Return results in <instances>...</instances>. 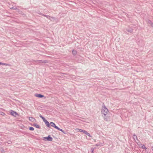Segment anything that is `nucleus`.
<instances>
[{"label":"nucleus","instance_id":"obj_16","mask_svg":"<svg viewBox=\"0 0 153 153\" xmlns=\"http://www.w3.org/2000/svg\"><path fill=\"white\" fill-rule=\"evenodd\" d=\"M133 137L134 139L135 140V139H137V137L136 135L135 134H133Z\"/></svg>","mask_w":153,"mask_h":153},{"label":"nucleus","instance_id":"obj_28","mask_svg":"<svg viewBox=\"0 0 153 153\" xmlns=\"http://www.w3.org/2000/svg\"><path fill=\"white\" fill-rule=\"evenodd\" d=\"M62 132L64 134H66L65 132L64 131V130L63 131V132Z\"/></svg>","mask_w":153,"mask_h":153},{"label":"nucleus","instance_id":"obj_21","mask_svg":"<svg viewBox=\"0 0 153 153\" xmlns=\"http://www.w3.org/2000/svg\"><path fill=\"white\" fill-rule=\"evenodd\" d=\"M79 131L81 132H83L84 130H83L82 129H79Z\"/></svg>","mask_w":153,"mask_h":153},{"label":"nucleus","instance_id":"obj_30","mask_svg":"<svg viewBox=\"0 0 153 153\" xmlns=\"http://www.w3.org/2000/svg\"><path fill=\"white\" fill-rule=\"evenodd\" d=\"M96 146H99V145H98L97 144H96Z\"/></svg>","mask_w":153,"mask_h":153},{"label":"nucleus","instance_id":"obj_10","mask_svg":"<svg viewBox=\"0 0 153 153\" xmlns=\"http://www.w3.org/2000/svg\"><path fill=\"white\" fill-rule=\"evenodd\" d=\"M33 126L36 127V128H40L39 126V125L37 124H33Z\"/></svg>","mask_w":153,"mask_h":153},{"label":"nucleus","instance_id":"obj_11","mask_svg":"<svg viewBox=\"0 0 153 153\" xmlns=\"http://www.w3.org/2000/svg\"><path fill=\"white\" fill-rule=\"evenodd\" d=\"M126 30L130 33H131L132 31V29L131 28H129L126 29Z\"/></svg>","mask_w":153,"mask_h":153},{"label":"nucleus","instance_id":"obj_6","mask_svg":"<svg viewBox=\"0 0 153 153\" xmlns=\"http://www.w3.org/2000/svg\"><path fill=\"white\" fill-rule=\"evenodd\" d=\"M45 123L46 126L48 127H50V123H49V122L46 120H45L44 121H43Z\"/></svg>","mask_w":153,"mask_h":153},{"label":"nucleus","instance_id":"obj_8","mask_svg":"<svg viewBox=\"0 0 153 153\" xmlns=\"http://www.w3.org/2000/svg\"><path fill=\"white\" fill-rule=\"evenodd\" d=\"M83 133L84 134L87 135L89 137H91V135L89 133H88L87 131L84 130Z\"/></svg>","mask_w":153,"mask_h":153},{"label":"nucleus","instance_id":"obj_24","mask_svg":"<svg viewBox=\"0 0 153 153\" xmlns=\"http://www.w3.org/2000/svg\"><path fill=\"white\" fill-rule=\"evenodd\" d=\"M5 114L2 112H1V114L2 115H4Z\"/></svg>","mask_w":153,"mask_h":153},{"label":"nucleus","instance_id":"obj_4","mask_svg":"<svg viewBox=\"0 0 153 153\" xmlns=\"http://www.w3.org/2000/svg\"><path fill=\"white\" fill-rule=\"evenodd\" d=\"M10 114L14 117H16V116L18 115V114L15 111H14L12 110H11L10 111Z\"/></svg>","mask_w":153,"mask_h":153},{"label":"nucleus","instance_id":"obj_12","mask_svg":"<svg viewBox=\"0 0 153 153\" xmlns=\"http://www.w3.org/2000/svg\"><path fill=\"white\" fill-rule=\"evenodd\" d=\"M50 126H51L54 127V126H55V124L53 122H51L50 123Z\"/></svg>","mask_w":153,"mask_h":153},{"label":"nucleus","instance_id":"obj_13","mask_svg":"<svg viewBox=\"0 0 153 153\" xmlns=\"http://www.w3.org/2000/svg\"><path fill=\"white\" fill-rule=\"evenodd\" d=\"M43 16H45V17H47L48 19H50V16L48 15H45V14H44L43 15Z\"/></svg>","mask_w":153,"mask_h":153},{"label":"nucleus","instance_id":"obj_7","mask_svg":"<svg viewBox=\"0 0 153 153\" xmlns=\"http://www.w3.org/2000/svg\"><path fill=\"white\" fill-rule=\"evenodd\" d=\"M29 120L32 122H35L36 121V119L32 117H30L29 118Z\"/></svg>","mask_w":153,"mask_h":153},{"label":"nucleus","instance_id":"obj_18","mask_svg":"<svg viewBox=\"0 0 153 153\" xmlns=\"http://www.w3.org/2000/svg\"><path fill=\"white\" fill-rule=\"evenodd\" d=\"M29 129L31 131H33L34 130V128L32 127H30Z\"/></svg>","mask_w":153,"mask_h":153},{"label":"nucleus","instance_id":"obj_25","mask_svg":"<svg viewBox=\"0 0 153 153\" xmlns=\"http://www.w3.org/2000/svg\"><path fill=\"white\" fill-rule=\"evenodd\" d=\"M59 130L61 131L62 132H63V131L62 129H60L59 128Z\"/></svg>","mask_w":153,"mask_h":153},{"label":"nucleus","instance_id":"obj_20","mask_svg":"<svg viewBox=\"0 0 153 153\" xmlns=\"http://www.w3.org/2000/svg\"><path fill=\"white\" fill-rule=\"evenodd\" d=\"M1 65H4L6 66H8L9 65L8 64L6 63H2V64H1Z\"/></svg>","mask_w":153,"mask_h":153},{"label":"nucleus","instance_id":"obj_22","mask_svg":"<svg viewBox=\"0 0 153 153\" xmlns=\"http://www.w3.org/2000/svg\"><path fill=\"white\" fill-rule=\"evenodd\" d=\"M10 9H13V10H16V9H17V8L16 7L14 8V7H13L10 8Z\"/></svg>","mask_w":153,"mask_h":153},{"label":"nucleus","instance_id":"obj_29","mask_svg":"<svg viewBox=\"0 0 153 153\" xmlns=\"http://www.w3.org/2000/svg\"><path fill=\"white\" fill-rule=\"evenodd\" d=\"M1 64H2V63L0 62V65H1Z\"/></svg>","mask_w":153,"mask_h":153},{"label":"nucleus","instance_id":"obj_23","mask_svg":"<svg viewBox=\"0 0 153 153\" xmlns=\"http://www.w3.org/2000/svg\"><path fill=\"white\" fill-rule=\"evenodd\" d=\"M8 144H10L11 143V141H9L8 142Z\"/></svg>","mask_w":153,"mask_h":153},{"label":"nucleus","instance_id":"obj_14","mask_svg":"<svg viewBox=\"0 0 153 153\" xmlns=\"http://www.w3.org/2000/svg\"><path fill=\"white\" fill-rule=\"evenodd\" d=\"M39 117L42 119L43 120V121H44L45 120H46L45 118L43 116H42L41 114H40L39 115Z\"/></svg>","mask_w":153,"mask_h":153},{"label":"nucleus","instance_id":"obj_19","mask_svg":"<svg viewBox=\"0 0 153 153\" xmlns=\"http://www.w3.org/2000/svg\"><path fill=\"white\" fill-rule=\"evenodd\" d=\"M54 128L58 129V130H59V128L58 126H56V125L55 126H54Z\"/></svg>","mask_w":153,"mask_h":153},{"label":"nucleus","instance_id":"obj_2","mask_svg":"<svg viewBox=\"0 0 153 153\" xmlns=\"http://www.w3.org/2000/svg\"><path fill=\"white\" fill-rule=\"evenodd\" d=\"M33 62L37 63V64H40L42 63H46L47 62V61L46 60H34Z\"/></svg>","mask_w":153,"mask_h":153},{"label":"nucleus","instance_id":"obj_26","mask_svg":"<svg viewBox=\"0 0 153 153\" xmlns=\"http://www.w3.org/2000/svg\"><path fill=\"white\" fill-rule=\"evenodd\" d=\"M39 14H40V15H42L43 16V14L41 13H39Z\"/></svg>","mask_w":153,"mask_h":153},{"label":"nucleus","instance_id":"obj_27","mask_svg":"<svg viewBox=\"0 0 153 153\" xmlns=\"http://www.w3.org/2000/svg\"><path fill=\"white\" fill-rule=\"evenodd\" d=\"M94 151V149H91V152H93Z\"/></svg>","mask_w":153,"mask_h":153},{"label":"nucleus","instance_id":"obj_17","mask_svg":"<svg viewBox=\"0 0 153 153\" xmlns=\"http://www.w3.org/2000/svg\"><path fill=\"white\" fill-rule=\"evenodd\" d=\"M142 148L143 149H147L145 147V146L144 145H143L142 146Z\"/></svg>","mask_w":153,"mask_h":153},{"label":"nucleus","instance_id":"obj_1","mask_svg":"<svg viewBox=\"0 0 153 153\" xmlns=\"http://www.w3.org/2000/svg\"><path fill=\"white\" fill-rule=\"evenodd\" d=\"M108 112V110L105 106L104 105H103L101 111L102 114L105 116L107 114Z\"/></svg>","mask_w":153,"mask_h":153},{"label":"nucleus","instance_id":"obj_15","mask_svg":"<svg viewBox=\"0 0 153 153\" xmlns=\"http://www.w3.org/2000/svg\"><path fill=\"white\" fill-rule=\"evenodd\" d=\"M72 53L74 55H75L76 53V51L73 50L72 51Z\"/></svg>","mask_w":153,"mask_h":153},{"label":"nucleus","instance_id":"obj_5","mask_svg":"<svg viewBox=\"0 0 153 153\" xmlns=\"http://www.w3.org/2000/svg\"><path fill=\"white\" fill-rule=\"evenodd\" d=\"M35 95L36 97L39 98H42L44 97V95L38 94H36Z\"/></svg>","mask_w":153,"mask_h":153},{"label":"nucleus","instance_id":"obj_9","mask_svg":"<svg viewBox=\"0 0 153 153\" xmlns=\"http://www.w3.org/2000/svg\"><path fill=\"white\" fill-rule=\"evenodd\" d=\"M148 23L150 25L153 27V23L150 20H148Z\"/></svg>","mask_w":153,"mask_h":153},{"label":"nucleus","instance_id":"obj_3","mask_svg":"<svg viewBox=\"0 0 153 153\" xmlns=\"http://www.w3.org/2000/svg\"><path fill=\"white\" fill-rule=\"evenodd\" d=\"M44 140L48 141H52L53 140V138L50 137V135H49L47 137H44Z\"/></svg>","mask_w":153,"mask_h":153}]
</instances>
